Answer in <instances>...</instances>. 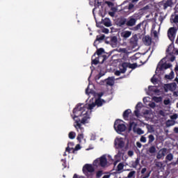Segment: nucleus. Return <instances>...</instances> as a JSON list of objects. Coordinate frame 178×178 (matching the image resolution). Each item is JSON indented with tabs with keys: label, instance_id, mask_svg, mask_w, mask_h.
<instances>
[{
	"label": "nucleus",
	"instance_id": "nucleus-1",
	"mask_svg": "<svg viewBox=\"0 0 178 178\" xmlns=\"http://www.w3.org/2000/svg\"><path fill=\"white\" fill-rule=\"evenodd\" d=\"M72 113L74 115L73 119L76 121V118H81V116H83L81 120H80V124H86V123H88V119H90V114H88V111H86V108L83 104H79L76 106V107L73 109ZM79 120V118L77 119Z\"/></svg>",
	"mask_w": 178,
	"mask_h": 178
},
{
	"label": "nucleus",
	"instance_id": "nucleus-2",
	"mask_svg": "<svg viewBox=\"0 0 178 178\" xmlns=\"http://www.w3.org/2000/svg\"><path fill=\"white\" fill-rule=\"evenodd\" d=\"M74 126L77 131H80L76 137V140L79 141V143H81V140L84 138V135L83 134V133H84V128L81 127L80 119L75 121Z\"/></svg>",
	"mask_w": 178,
	"mask_h": 178
},
{
	"label": "nucleus",
	"instance_id": "nucleus-3",
	"mask_svg": "<svg viewBox=\"0 0 178 178\" xmlns=\"http://www.w3.org/2000/svg\"><path fill=\"white\" fill-rule=\"evenodd\" d=\"M108 163V160L106 159V156L103 155L100 158L97 159L93 161V165L98 168V166H101V168H105Z\"/></svg>",
	"mask_w": 178,
	"mask_h": 178
},
{
	"label": "nucleus",
	"instance_id": "nucleus-4",
	"mask_svg": "<svg viewBox=\"0 0 178 178\" xmlns=\"http://www.w3.org/2000/svg\"><path fill=\"white\" fill-rule=\"evenodd\" d=\"M122 120H117L114 123V129L117 131V133H123V131H126V125L124 124H120Z\"/></svg>",
	"mask_w": 178,
	"mask_h": 178
},
{
	"label": "nucleus",
	"instance_id": "nucleus-5",
	"mask_svg": "<svg viewBox=\"0 0 178 178\" xmlns=\"http://www.w3.org/2000/svg\"><path fill=\"white\" fill-rule=\"evenodd\" d=\"M106 60V56L95 57V54L92 56V65H98V63H104Z\"/></svg>",
	"mask_w": 178,
	"mask_h": 178
},
{
	"label": "nucleus",
	"instance_id": "nucleus-6",
	"mask_svg": "<svg viewBox=\"0 0 178 178\" xmlns=\"http://www.w3.org/2000/svg\"><path fill=\"white\" fill-rule=\"evenodd\" d=\"M177 33V29L176 27H171L168 31V37L172 42H175V38H176V34Z\"/></svg>",
	"mask_w": 178,
	"mask_h": 178
},
{
	"label": "nucleus",
	"instance_id": "nucleus-7",
	"mask_svg": "<svg viewBox=\"0 0 178 178\" xmlns=\"http://www.w3.org/2000/svg\"><path fill=\"white\" fill-rule=\"evenodd\" d=\"M114 144L117 149H122V148L124 147V140H123L122 138H115Z\"/></svg>",
	"mask_w": 178,
	"mask_h": 178
},
{
	"label": "nucleus",
	"instance_id": "nucleus-8",
	"mask_svg": "<svg viewBox=\"0 0 178 178\" xmlns=\"http://www.w3.org/2000/svg\"><path fill=\"white\" fill-rule=\"evenodd\" d=\"M82 170L84 175H87V173L94 172L95 169H94V167H92V165L86 164L85 165H83Z\"/></svg>",
	"mask_w": 178,
	"mask_h": 178
},
{
	"label": "nucleus",
	"instance_id": "nucleus-9",
	"mask_svg": "<svg viewBox=\"0 0 178 178\" xmlns=\"http://www.w3.org/2000/svg\"><path fill=\"white\" fill-rule=\"evenodd\" d=\"M167 153H168L167 148L163 147V148L161 149L156 154L157 159H162V158H165Z\"/></svg>",
	"mask_w": 178,
	"mask_h": 178
},
{
	"label": "nucleus",
	"instance_id": "nucleus-10",
	"mask_svg": "<svg viewBox=\"0 0 178 178\" xmlns=\"http://www.w3.org/2000/svg\"><path fill=\"white\" fill-rule=\"evenodd\" d=\"M127 22V19L123 17H121L120 18H118L116 21V24L118 26V27H123L124 24H126Z\"/></svg>",
	"mask_w": 178,
	"mask_h": 178
},
{
	"label": "nucleus",
	"instance_id": "nucleus-11",
	"mask_svg": "<svg viewBox=\"0 0 178 178\" xmlns=\"http://www.w3.org/2000/svg\"><path fill=\"white\" fill-rule=\"evenodd\" d=\"M147 155H149V156H154V155H155V154H156V147H155L154 145L151 146L147 150Z\"/></svg>",
	"mask_w": 178,
	"mask_h": 178
},
{
	"label": "nucleus",
	"instance_id": "nucleus-12",
	"mask_svg": "<svg viewBox=\"0 0 178 178\" xmlns=\"http://www.w3.org/2000/svg\"><path fill=\"white\" fill-rule=\"evenodd\" d=\"M136 22H137V19L131 17L128 21H127L126 25L128 27H133V26H136Z\"/></svg>",
	"mask_w": 178,
	"mask_h": 178
},
{
	"label": "nucleus",
	"instance_id": "nucleus-13",
	"mask_svg": "<svg viewBox=\"0 0 178 178\" xmlns=\"http://www.w3.org/2000/svg\"><path fill=\"white\" fill-rule=\"evenodd\" d=\"M95 105H97L95 103H92L89 104H86L85 105L83 104V107L88 113L89 111H92V109H94V108H95Z\"/></svg>",
	"mask_w": 178,
	"mask_h": 178
},
{
	"label": "nucleus",
	"instance_id": "nucleus-14",
	"mask_svg": "<svg viewBox=\"0 0 178 178\" xmlns=\"http://www.w3.org/2000/svg\"><path fill=\"white\" fill-rule=\"evenodd\" d=\"M147 168H143L141 171H140V173H141V178H148L149 177V175L151 172H147ZM146 172V173H145Z\"/></svg>",
	"mask_w": 178,
	"mask_h": 178
},
{
	"label": "nucleus",
	"instance_id": "nucleus-15",
	"mask_svg": "<svg viewBox=\"0 0 178 178\" xmlns=\"http://www.w3.org/2000/svg\"><path fill=\"white\" fill-rule=\"evenodd\" d=\"M120 35L122 38H124V40H127V38H129V37H130V35H131V31H122L120 33Z\"/></svg>",
	"mask_w": 178,
	"mask_h": 178
},
{
	"label": "nucleus",
	"instance_id": "nucleus-16",
	"mask_svg": "<svg viewBox=\"0 0 178 178\" xmlns=\"http://www.w3.org/2000/svg\"><path fill=\"white\" fill-rule=\"evenodd\" d=\"M173 6V1L172 0H167L163 5V9H168V8H172Z\"/></svg>",
	"mask_w": 178,
	"mask_h": 178
},
{
	"label": "nucleus",
	"instance_id": "nucleus-17",
	"mask_svg": "<svg viewBox=\"0 0 178 178\" xmlns=\"http://www.w3.org/2000/svg\"><path fill=\"white\" fill-rule=\"evenodd\" d=\"M127 67H128L127 63L124 62L122 63L121 65H120V71H121V73L124 74L127 70Z\"/></svg>",
	"mask_w": 178,
	"mask_h": 178
},
{
	"label": "nucleus",
	"instance_id": "nucleus-18",
	"mask_svg": "<svg viewBox=\"0 0 178 178\" xmlns=\"http://www.w3.org/2000/svg\"><path fill=\"white\" fill-rule=\"evenodd\" d=\"M105 40V35H97L96 38V40L94 42V46L97 47V42L99 41V42H101V41H104Z\"/></svg>",
	"mask_w": 178,
	"mask_h": 178
},
{
	"label": "nucleus",
	"instance_id": "nucleus-19",
	"mask_svg": "<svg viewBox=\"0 0 178 178\" xmlns=\"http://www.w3.org/2000/svg\"><path fill=\"white\" fill-rule=\"evenodd\" d=\"M103 24L106 27H111L112 26V22H111V19L109 18H105L103 20Z\"/></svg>",
	"mask_w": 178,
	"mask_h": 178
},
{
	"label": "nucleus",
	"instance_id": "nucleus-20",
	"mask_svg": "<svg viewBox=\"0 0 178 178\" xmlns=\"http://www.w3.org/2000/svg\"><path fill=\"white\" fill-rule=\"evenodd\" d=\"M106 102L105 100L98 98L97 99L95 100V104L97 106H102L104 104H105Z\"/></svg>",
	"mask_w": 178,
	"mask_h": 178
},
{
	"label": "nucleus",
	"instance_id": "nucleus-21",
	"mask_svg": "<svg viewBox=\"0 0 178 178\" xmlns=\"http://www.w3.org/2000/svg\"><path fill=\"white\" fill-rule=\"evenodd\" d=\"M175 124H176V121L173 120H168L165 122V126L166 127H170L172 126H175Z\"/></svg>",
	"mask_w": 178,
	"mask_h": 178
},
{
	"label": "nucleus",
	"instance_id": "nucleus-22",
	"mask_svg": "<svg viewBox=\"0 0 178 178\" xmlns=\"http://www.w3.org/2000/svg\"><path fill=\"white\" fill-rule=\"evenodd\" d=\"M144 42L146 45H151L152 42V39L149 36H145Z\"/></svg>",
	"mask_w": 178,
	"mask_h": 178
},
{
	"label": "nucleus",
	"instance_id": "nucleus-23",
	"mask_svg": "<svg viewBox=\"0 0 178 178\" xmlns=\"http://www.w3.org/2000/svg\"><path fill=\"white\" fill-rule=\"evenodd\" d=\"M130 113H131V110L130 109H127L125 111H124L122 116L124 120H127V119H129V115H130Z\"/></svg>",
	"mask_w": 178,
	"mask_h": 178
},
{
	"label": "nucleus",
	"instance_id": "nucleus-24",
	"mask_svg": "<svg viewBox=\"0 0 178 178\" xmlns=\"http://www.w3.org/2000/svg\"><path fill=\"white\" fill-rule=\"evenodd\" d=\"M165 79H166V80H172V79H175V72L171 71L169 74L165 75Z\"/></svg>",
	"mask_w": 178,
	"mask_h": 178
},
{
	"label": "nucleus",
	"instance_id": "nucleus-25",
	"mask_svg": "<svg viewBox=\"0 0 178 178\" xmlns=\"http://www.w3.org/2000/svg\"><path fill=\"white\" fill-rule=\"evenodd\" d=\"M171 161H173V154L172 153H169L165 156V163H168V162H171Z\"/></svg>",
	"mask_w": 178,
	"mask_h": 178
},
{
	"label": "nucleus",
	"instance_id": "nucleus-26",
	"mask_svg": "<svg viewBox=\"0 0 178 178\" xmlns=\"http://www.w3.org/2000/svg\"><path fill=\"white\" fill-rule=\"evenodd\" d=\"M104 52H105V50L104 49V48H99L98 49L95 54V56L97 55L98 56H101L102 54H104Z\"/></svg>",
	"mask_w": 178,
	"mask_h": 178
},
{
	"label": "nucleus",
	"instance_id": "nucleus-27",
	"mask_svg": "<svg viewBox=\"0 0 178 178\" xmlns=\"http://www.w3.org/2000/svg\"><path fill=\"white\" fill-rule=\"evenodd\" d=\"M170 67H172V64L166 63H163L161 66V69H162V70H163V69L166 70V69H169Z\"/></svg>",
	"mask_w": 178,
	"mask_h": 178
},
{
	"label": "nucleus",
	"instance_id": "nucleus-28",
	"mask_svg": "<svg viewBox=\"0 0 178 178\" xmlns=\"http://www.w3.org/2000/svg\"><path fill=\"white\" fill-rule=\"evenodd\" d=\"M127 65L129 69H133V70L136 69V67H138V66L136 63L133 64L130 63H127Z\"/></svg>",
	"mask_w": 178,
	"mask_h": 178
},
{
	"label": "nucleus",
	"instance_id": "nucleus-29",
	"mask_svg": "<svg viewBox=\"0 0 178 178\" xmlns=\"http://www.w3.org/2000/svg\"><path fill=\"white\" fill-rule=\"evenodd\" d=\"M140 157H138L134 162L132 163V168H137L140 165Z\"/></svg>",
	"mask_w": 178,
	"mask_h": 178
},
{
	"label": "nucleus",
	"instance_id": "nucleus-30",
	"mask_svg": "<svg viewBox=\"0 0 178 178\" xmlns=\"http://www.w3.org/2000/svg\"><path fill=\"white\" fill-rule=\"evenodd\" d=\"M148 138H149L148 144H151L154 143V141H155V136H154V135L152 134L149 135Z\"/></svg>",
	"mask_w": 178,
	"mask_h": 178
},
{
	"label": "nucleus",
	"instance_id": "nucleus-31",
	"mask_svg": "<svg viewBox=\"0 0 178 178\" xmlns=\"http://www.w3.org/2000/svg\"><path fill=\"white\" fill-rule=\"evenodd\" d=\"M106 84L107 86H113V84H115V81H113V79H108L106 80Z\"/></svg>",
	"mask_w": 178,
	"mask_h": 178
},
{
	"label": "nucleus",
	"instance_id": "nucleus-32",
	"mask_svg": "<svg viewBox=\"0 0 178 178\" xmlns=\"http://www.w3.org/2000/svg\"><path fill=\"white\" fill-rule=\"evenodd\" d=\"M68 137L70 138V140H74V138H76V133L70 131L68 134Z\"/></svg>",
	"mask_w": 178,
	"mask_h": 178
},
{
	"label": "nucleus",
	"instance_id": "nucleus-33",
	"mask_svg": "<svg viewBox=\"0 0 178 178\" xmlns=\"http://www.w3.org/2000/svg\"><path fill=\"white\" fill-rule=\"evenodd\" d=\"M73 145H74V143L73 142H70V143H68V147H66L65 151H66L67 152L70 153V150H71L72 149H71L70 147H73Z\"/></svg>",
	"mask_w": 178,
	"mask_h": 178
},
{
	"label": "nucleus",
	"instance_id": "nucleus-34",
	"mask_svg": "<svg viewBox=\"0 0 178 178\" xmlns=\"http://www.w3.org/2000/svg\"><path fill=\"white\" fill-rule=\"evenodd\" d=\"M118 152L116 155V156H118V158H120L121 156H123L124 155V150L118 149Z\"/></svg>",
	"mask_w": 178,
	"mask_h": 178
},
{
	"label": "nucleus",
	"instance_id": "nucleus-35",
	"mask_svg": "<svg viewBox=\"0 0 178 178\" xmlns=\"http://www.w3.org/2000/svg\"><path fill=\"white\" fill-rule=\"evenodd\" d=\"M152 31H153L154 37L156 38L158 37V32L155 30V24L152 25Z\"/></svg>",
	"mask_w": 178,
	"mask_h": 178
},
{
	"label": "nucleus",
	"instance_id": "nucleus-36",
	"mask_svg": "<svg viewBox=\"0 0 178 178\" xmlns=\"http://www.w3.org/2000/svg\"><path fill=\"white\" fill-rule=\"evenodd\" d=\"M123 168H124V165L123 163H120L117 166L118 172H120V170H123Z\"/></svg>",
	"mask_w": 178,
	"mask_h": 178
},
{
	"label": "nucleus",
	"instance_id": "nucleus-37",
	"mask_svg": "<svg viewBox=\"0 0 178 178\" xmlns=\"http://www.w3.org/2000/svg\"><path fill=\"white\" fill-rule=\"evenodd\" d=\"M111 42H112V44H118V37L113 36L111 38Z\"/></svg>",
	"mask_w": 178,
	"mask_h": 178
},
{
	"label": "nucleus",
	"instance_id": "nucleus-38",
	"mask_svg": "<svg viewBox=\"0 0 178 178\" xmlns=\"http://www.w3.org/2000/svg\"><path fill=\"white\" fill-rule=\"evenodd\" d=\"M134 175H136V171H131V172L128 174L127 177H128V178L134 177Z\"/></svg>",
	"mask_w": 178,
	"mask_h": 178
},
{
	"label": "nucleus",
	"instance_id": "nucleus-39",
	"mask_svg": "<svg viewBox=\"0 0 178 178\" xmlns=\"http://www.w3.org/2000/svg\"><path fill=\"white\" fill-rule=\"evenodd\" d=\"M151 82H152L153 84H155L156 83L158 82V79L155 78V75L152 77V79H151Z\"/></svg>",
	"mask_w": 178,
	"mask_h": 178
},
{
	"label": "nucleus",
	"instance_id": "nucleus-40",
	"mask_svg": "<svg viewBox=\"0 0 178 178\" xmlns=\"http://www.w3.org/2000/svg\"><path fill=\"white\" fill-rule=\"evenodd\" d=\"M154 101L155 102H161L162 101V97H154Z\"/></svg>",
	"mask_w": 178,
	"mask_h": 178
},
{
	"label": "nucleus",
	"instance_id": "nucleus-41",
	"mask_svg": "<svg viewBox=\"0 0 178 178\" xmlns=\"http://www.w3.org/2000/svg\"><path fill=\"white\" fill-rule=\"evenodd\" d=\"M141 23L138 24V25H136L135 27H134V30L135 31H137V30H140V29H141Z\"/></svg>",
	"mask_w": 178,
	"mask_h": 178
},
{
	"label": "nucleus",
	"instance_id": "nucleus-42",
	"mask_svg": "<svg viewBox=\"0 0 178 178\" xmlns=\"http://www.w3.org/2000/svg\"><path fill=\"white\" fill-rule=\"evenodd\" d=\"M134 115L136 116V118H138L140 116V110L138 108H136L134 111Z\"/></svg>",
	"mask_w": 178,
	"mask_h": 178
},
{
	"label": "nucleus",
	"instance_id": "nucleus-43",
	"mask_svg": "<svg viewBox=\"0 0 178 178\" xmlns=\"http://www.w3.org/2000/svg\"><path fill=\"white\" fill-rule=\"evenodd\" d=\"M177 118H178V115L177 113H175L170 116L171 120H176V119H177Z\"/></svg>",
	"mask_w": 178,
	"mask_h": 178
},
{
	"label": "nucleus",
	"instance_id": "nucleus-44",
	"mask_svg": "<svg viewBox=\"0 0 178 178\" xmlns=\"http://www.w3.org/2000/svg\"><path fill=\"white\" fill-rule=\"evenodd\" d=\"M136 131H137V134H139V135L144 134V131L140 128H138Z\"/></svg>",
	"mask_w": 178,
	"mask_h": 178
},
{
	"label": "nucleus",
	"instance_id": "nucleus-45",
	"mask_svg": "<svg viewBox=\"0 0 178 178\" xmlns=\"http://www.w3.org/2000/svg\"><path fill=\"white\" fill-rule=\"evenodd\" d=\"M106 4L108 5L109 8H113V6L115 5L113 3H112V1H106Z\"/></svg>",
	"mask_w": 178,
	"mask_h": 178
},
{
	"label": "nucleus",
	"instance_id": "nucleus-46",
	"mask_svg": "<svg viewBox=\"0 0 178 178\" xmlns=\"http://www.w3.org/2000/svg\"><path fill=\"white\" fill-rule=\"evenodd\" d=\"M101 176H102V171L101 170L97 171L96 173V177L99 178L101 177Z\"/></svg>",
	"mask_w": 178,
	"mask_h": 178
},
{
	"label": "nucleus",
	"instance_id": "nucleus-47",
	"mask_svg": "<svg viewBox=\"0 0 178 178\" xmlns=\"http://www.w3.org/2000/svg\"><path fill=\"white\" fill-rule=\"evenodd\" d=\"M81 147L80 146V144H78L76 145L75 148L73 150V152H74V151H79V149H81Z\"/></svg>",
	"mask_w": 178,
	"mask_h": 178
},
{
	"label": "nucleus",
	"instance_id": "nucleus-48",
	"mask_svg": "<svg viewBox=\"0 0 178 178\" xmlns=\"http://www.w3.org/2000/svg\"><path fill=\"white\" fill-rule=\"evenodd\" d=\"M155 166H156V168H162V163L157 161L155 163Z\"/></svg>",
	"mask_w": 178,
	"mask_h": 178
},
{
	"label": "nucleus",
	"instance_id": "nucleus-49",
	"mask_svg": "<svg viewBox=\"0 0 178 178\" xmlns=\"http://www.w3.org/2000/svg\"><path fill=\"white\" fill-rule=\"evenodd\" d=\"M163 20H165V17L160 15L159 17V22H161V24H162V22H163Z\"/></svg>",
	"mask_w": 178,
	"mask_h": 178
},
{
	"label": "nucleus",
	"instance_id": "nucleus-50",
	"mask_svg": "<svg viewBox=\"0 0 178 178\" xmlns=\"http://www.w3.org/2000/svg\"><path fill=\"white\" fill-rule=\"evenodd\" d=\"M140 141L141 143H147V138L145 136H141Z\"/></svg>",
	"mask_w": 178,
	"mask_h": 178
},
{
	"label": "nucleus",
	"instance_id": "nucleus-51",
	"mask_svg": "<svg viewBox=\"0 0 178 178\" xmlns=\"http://www.w3.org/2000/svg\"><path fill=\"white\" fill-rule=\"evenodd\" d=\"M163 104H164V105H169V104H170V100L169 99H165L163 101Z\"/></svg>",
	"mask_w": 178,
	"mask_h": 178
},
{
	"label": "nucleus",
	"instance_id": "nucleus-52",
	"mask_svg": "<svg viewBox=\"0 0 178 178\" xmlns=\"http://www.w3.org/2000/svg\"><path fill=\"white\" fill-rule=\"evenodd\" d=\"M170 51H172V44H170L168 47V49H166V54H169V52H170Z\"/></svg>",
	"mask_w": 178,
	"mask_h": 178
},
{
	"label": "nucleus",
	"instance_id": "nucleus-53",
	"mask_svg": "<svg viewBox=\"0 0 178 178\" xmlns=\"http://www.w3.org/2000/svg\"><path fill=\"white\" fill-rule=\"evenodd\" d=\"M133 155H134V152H133V150L128 151V156H133Z\"/></svg>",
	"mask_w": 178,
	"mask_h": 178
},
{
	"label": "nucleus",
	"instance_id": "nucleus-54",
	"mask_svg": "<svg viewBox=\"0 0 178 178\" xmlns=\"http://www.w3.org/2000/svg\"><path fill=\"white\" fill-rule=\"evenodd\" d=\"M133 8H134V4H133V3H129V6H128L129 10H131V9H133Z\"/></svg>",
	"mask_w": 178,
	"mask_h": 178
},
{
	"label": "nucleus",
	"instance_id": "nucleus-55",
	"mask_svg": "<svg viewBox=\"0 0 178 178\" xmlns=\"http://www.w3.org/2000/svg\"><path fill=\"white\" fill-rule=\"evenodd\" d=\"M122 73V71L120 70H117L115 72V76H120V74Z\"/></svg>",
	"mask_w": 178,
	"mask_h": 178
},
{
	"label": "nucleus",
	"instance_id": "nucleus-56",
	"mask_svg": "<svg viewBox=\"0 0 178 178\" xmlns=\"http://www.w3.org/2000/svg\"><path fill=\"white\" fill-rule=\"evenodd\" d=\"M61 161L63 162V168H66L67 165H66V161L65 159H61Z\"/></svg>",
	"mask_w": 178,
	"mask_h": 178
},
{
	"label": "nucleus",
	"instance_id": "nucleus-57",
	"mask_svg": "<svg viewBox=\"0 0 178 178\" xmlns=\"http://www.w3.org/2000/svg\"><path fill=\"white\" fill-rule=\"evenodd\" d=\"M177 86V85H176V83L173 82L172 83V91H175V90H176Z\"/></svg>",
	"mask_w": 178,
	"mask_h": 178
},
{
	"label": "nucleus",
	"instance_id": "nucleus-58",
	"mask_svg": "<svg viewBox=\"0 0 178 178\" xmlns=\"http://www.w3.org/2000/svg\"><path fill=\"white\" fill-rule=\"evenodd\" d=\"M136 146L138 147V148H141V147H143V145L141 144V143L137 142Z\"/></svg>",
	"mask_w": 178,
	"mask_h": 178
},
{
	"label": "nucleus",
	"instance_id": "nucleus-59",
	"mask_svg": "<svg viewBox=\"0 0 178 178\" xmlns=\"http://www.w3.org/2000/svg\"><path fill=\"white\" fill-rule=\"evenodd\" d=\"M159 115H161V116H165V111L161 110L159 112Z\"/></svg>",
	"mask_w": 178,
	"mask_h": 178
},
{
	"label": "nucleus",
	"instance_id": "nucleus-60",
	"mask_svg": "<svg viewBox=\"0 0 178 178\" xmlns=\"http://www.w3.org/2000/svg\"><path fill=\"white\" fill-rule=\"evenodd\" d=\"M175 59H176V57L175 56H172L170 58V62H175Z\"/></svg>",
	"mask_w": 178,
	"mask_h": 178
},
{
	"label": "nucleus",
	"instance_id": "nucleus-61",
	"mask_svg": "<svg viewBox=\"0 0 178 178\" xmlns=\"http://www.w3.org/2000/svg\"><path fill=\"white\" fill-rule=\"evenodd\" d=\"M173 131L174 133H175V134H178V127H175L173 129Z\"/></svg>",
	"mask_w": 178,
	"mask_h": 178
},
{
	"label": "nucleus",
	"instance_id": "nucleus-62",
	"mask_svg": "<svg viewBox=\"0 0 178 178\" xmlns=\"http://www.w3.org/2000/svg\"><path fill=\"white\" fill-rule=\"evenodd\" d=\"M138 108H141V103L139 102L136 106V109H138Z\"/></svg>",
	"mask_w": 178,
	"mask_h": 178
},
{
	"label": "nucleus",
	"instance_id": "nucleus-63",
	"mask_svg": "<svg viewBox=\"0 0 178 178\" xmlns=\"http://www.w3.org/2000/svg\"><path fill=\"white\" fill-rule=\"evenodd\" d=\"M103 33H105V34H108V33H109V29H103Z\"/></svg>",
	"mask_w": 178,
	"mask_h": 178
},
{
	"label": "nucleus",
	"instance_id": "nucleus-64",
	"mask_svg": "<svg viewBox=\"0 0 178 178\" xmlns=\"http://www.w3.org/2000/svg\"><path fill=\"white\" fill-rule=\"evenodd\" d=\"M108 15L110 16H111V17H115V12H109Z\"/></svg>",
	"mask_w": 178,
	"mask_h": 178
}]
</instances>
